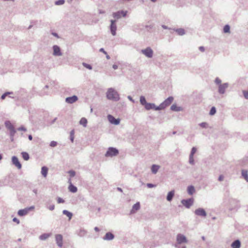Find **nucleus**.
<instances>
[{"mask_svg": "<svg viewBox=\"0 0 248 248\" xmlns=\"http://www.w3.org/2000/svg\"><path fill=\"white\" fill-rule=\"evenodd\" d=\"M6 127L10 130L14 129V127L9 121H6L5 122Z\"/></svg>", "mask_w": 248, "mask_h": 248, "instance_id": "26", "label": "nucleus"}, {"mask_svg": "<svg viewBox=\"0 0 248 248\" xmlns=\"http://www.w3.org/2000/svg\"><path fill=\"white\" fill-rule=\"evenodd\" d=\"M187 193L190 195H192L195 192V189L194 186H189L187 188Z\"/></svg>", "mask_w": 248, "mask_h": 248, "instance_id": "24", "label": "nucleus"}, {"mask_svg": "<svg viewBox=\"0 0 248 248\" xmlns=\"http://www.w3.org/2000/svg\"><path fill=\"white\" fill-rule=\"evenodd\" d=\"M106 97L108 99L113 101H118L120 99L119 93L112 88L108 89L106 93Z\"/></svg>", "mask_w": 248, "mask_h": 248, "instance_id": "1", "label": "nucleus"}, {"mask_svg": "<svg viewBox=\"0 0 248 248\" xmlns=\"http://www.w3.org/2000/svg\"><path fill=\"white\" fill-rule=\"evenodd\" d=\"M140 104L144 106V107H145V106L147 104V102H146V99H145V98L143 96H141L140 97Z\"/></svg>", "mask_w": 248, "mask_h": 248, "instance_id": "34", "label": "nucleus"}, {"mask_svg": "<svg viewBox=\"0 0 248 248\" xmlns=\"http://www.w3.org/2000/svg\"><path fill=\"white\" fill-rule=\"evenodd\" d=\"M112 68L114 69H117L118 68V65H116V64H113L112 65Z\"/></svg>", "mask_w": 248, "mask_h": 248, "instance_id": "59", "label": "nucleus"}, {"mask_svg": "<svg viewBox=\"0 0 248 248\" xmlns=\"http://www.w3.org/2000/svg\"><path fill=\"white\" fill-rule=\"evenodd\" d=\"M28 138L29 140H32V136L31 135H29L28 136Z\"/></svg>", "mask_w": 248, "mask_h": 248, "instance_id": "62", "label": "nucleus"}, {"mask_svg": "<svg viewBox=\"0 0 248 248\" xmlns=\"http://www.w3.org/2000/svg\"><path fill=\"white\" fill-rule=\"evenodd\" d=\"M141 53L146 57L151 58L153 56V50L150 47H147L145 49H141Z\"/></svg>", "mask_w": 248, "mask_h": 248, "instance_id": "6", "label": "nucleus"}, {"mask_svg": "<svg viewBox=\"0 0 248 248\" xmlns=\"http://www.w3.org/2000/svg\"><path fill=\"white\" fill-rule=\"evenodd\" d=\"M108 119L110 124L114 125H118L120 123V119L119 118L116 119L110 114L108 115Z\"/></svg>", "mask_w": 248, "mask_h": 248, "instance_id": "9", "label": "nucleus"}, {"mask_svg": "<svg viewBox=\"0 0 248 248\" xmlns=\"http://www.w3.org/2000/svg\"><path fill=\"white\" fill-rule=\"evenodd\" d=\"M174 196V191L171 190V191H170L167 194V200L169 202H170L172 200Z\"/></svg>", "mask_w": 248, "mask_h": 248, "instance_id": "22", "label": "nucleus"}, {"mask_svg": "<svg viewBox=\"0 0 248 248\" xmlns=\"http://www.w3.org/2000/svg\"><path fill=\"white\" fill-rule=\"evenodd\" d=\"M99 51L100 52H103V53H104L105 54H107V52L104 50V49L103 48H101L99 49Z\"/></svg>", "mask_w": 248, "mask_h": 248, "instance_id": "55", "label": "nucleus"}, {"mask_svg": "<svg viewBox=\"0 0 248 248\" xmlns=\"http://www.w3.org/2000/svg\"><path fill=\"white\" fill-rule=\"evenodd\" d=\"M86 233L87 232L85 230L83 229H80L78 232V234L80 237H83L86 235Z\"/></svg>", "mask_w": 248, "mask_h": 248, "instance_id": "35", "label": "nucleus"}, {"mask_svg": "<svg viewBox=\"0 0 248 248\" xmlns=\"http://www.w3.org/2000/svg\"><path fill=\"white\" fill-rule=\"evenodd\" d=\"M13 92H6L5 93H3L1 96V99L3 100L5 98L6 96H7L9 94H13Z\"/></svg>", "mask_w": 248, "mask_h": 248, "instance_id": "39", "label": "nucleus"}, {"mask_svg": "<svg viewBox=\"0 0 248 248\" xmlns=\"http://www.w3.org/2000/svg\"><path fill=\"white\" fill-rule=\"evenodd\" d=\"M216 113V108L215 107H212L210 110L209 114L214 115Z\"/></svg>", "mask_w": 248, "mask_h": 248, "instance_id": "37", "label": "nucleus"}, {"mask_svg": "<svg viewBox=\"0 0 248 248\" xmlns=\"http://www.w3.org/2000/svg\"><path fill=\"white\" fill-rule=\"evenodd\" d=\"M240 246L241 243L239 240L234 241L231 245L232 248H240Z\"/></svg>", "mask_w": 248, "mask_h": 248, "instance_id": "21", "label": "nucleus"}, {"mask_svg": "<svg viewBox=\"0 0 248 248\" xmlns=\"http://www.w3.org/2000/svg\"><path fill=\"white\" fill-rule=\"evenodd\" d=\"M194 199L189 198L188 199H184L181 201L182 204L186 208H189L193 204Z\"/></svg>", "mask_w": 248, "mask_h": 248, "instance_id": "7", "label": "nucleus"}, {"mask_svg": "<svg viewBox=\"0 0 248 248\" xmlns=\"http://www.w3.org/2000/svg\"><path fill=\"white\" fill-rule=\"evenodd\" d=\"M116 20H110L111 24L110 25V31L112 35L114 36L116 35V31L117 29V26L116 25Z\"/></svg>", "mask_w": 248, "mask_h": 248, "instance_id": "11", "label": "nucleus"}, {"mask_svg": "<svg viewBox=\"0 0 248 248\" xmlns=\"http://www.w3.org/2000/svg\"><path fill=\"white\" fill-rule=\"evenodd\" d=\"M215 82L217 84H218L219 85H220V84H221V80L218 78H217L215 79Z\"/></svg>", "mask_w": 248, "mask_h": 248, "instance_id": "48", "label": "nucleus"}, {"mask_svg": "<svg viewBox=\"0 0 248 248\" xmlns=\"http://www.w3.org/2000/svg\"><path fill=\"white\" fill-rule=\"evenodd\" d=\"M117 189L119 191L123 192V190H122V189L121 188H120V187H118L117 188Z\"/></svg>", "mask_w": 248, "mask_h": 248, "instance_id": "63", "label": "nucleus"}, {"mask_svg": "<svg viewBox=\"0 0 248 248\" xmlns=\"http://www.w3.org/2000/svg\"><path fill=\"white\" fill-rule=\"evenodd\" d=\"M189 163L191 165L194 164V160L193 156L189 155Z\"/></svg>", "mask_w": 248, "mask_h": 248, "instance_id": "45", "label": "nucleus"}, {"mask_svg": "<svg viewBox=\"0 0 248 248\" xmlns=\"http://www.w3.org/2000/svg\"><path fill=\"white\" fill-rule=\"evenodd\" d=\"M68 173H69L70 177H73L76 175V172L73 170H70L68 171Z\"/></svg>", "mask_w": 248, "mask_h": 248, "instance_id": "43", "label": "nucleus"}, {"mask_svg": "<svg viewBox=\"0 0 248 248\" xmlns=\"http://www.w3.org/2000/svg\"><path fill=\"white\" fill-rule=\"evenodd\" d=\"M103 238L104 240H112L114 238V235L110 232H108L106 233Z\"/></svg>", "mask_w": 248, "mask_h": 248, "instance_id": "17", "label": "nucleus"}, {"mask_svg": "<svg viewBox=\"0 0 248 248\" xmlns=\"http://www.w3.org/2000/svg\"><path fill=\"white\" fill-rule=\"evenodd\" d=\"M62 214L63 215L67 216L69 218V220H70L72 218V217L73 216V214L71 212H70L66 210H63Z\"/></svg>", "mask_w": 248, "mask_h": 248, "instance_id": "29", "label": "nucleus"}, {"mask_svg": "<svg viewBox=\"0 0 248 248\" xmlns=\"http://www.w3.org/2000/svg\"><path fill=\"white\" fill-rule=\"evenodd\" d=\"M194 213L195 215L200 217H205L207 216L205 210L202 208H199L195 210Z\"/></svg>", "mask_w": 248, "mask_h": 248, "instance_id": "12", "label": "nucleus"}, {"mask_svg": "<svg viewBox=\"0 0 248 248\" xmlns=\"http://www.w3.org/2000/svg\"><path fill=\"white\" fill-rule=\"evenodd\" d=\"M64 3V0H58L55 2V5H61L63 4Z\"/></svg>", "mask_w": 248, "mask_h": 248, "instance_id": "41", "label": "nucleus"}, {"mask_svg": "<svg viewBox=\"0 0 248 248\" xmlns=\"http://www.w3.org/2000/svg\"><path fill=\"white\" fill-rule=\"evenodd\" d=\"M140 208V203L139 202H137L134 204L132 206V209L131 210V214H134L136 213L138 210H139Z\"/></svg>", "mask_w": 248, "mask_h": 248, "instance_id": "19", "label": "nucleus"}, {"mask_svg": "<svg viewBox=\"0 0 248 248\" xmlns=\"http://www.w3.org/2000/svg\"><path fill=\"white\" fill-rule=\"evenodd\" d=\"M74 130H72V131H71L70 132V140L71 141L73 142L74 141Z\"/></svg>", "mask_w": 248, "mask_h": 248, "instance_id": "42", "label": "nucleus"}, {"mask_svg": "<svg viewBox=\"0 0 248 248\" xmlns=\"http://www.w3.org/2000/svg\"><path fill=\"white\" fill-rule=\"evenodd\" d=\"M173 100L172 96H170L165 100L159 106H157L156 109L162 110L166 108L167 107L170 106Z\"/></svg>", "mask_w": 248, "mask_h": 248, "instance_id": "3", "label": "nucleus"}, {"mask_svg": "<svg viewBox=\"0 0 248 248\" xmlns=\"http://www.w3.org/2000/svg\"><path fill=\"white\" fill-rule=\"evenodd\" d=\"M49 236H50V234L44 233L40 236L39 238L41 240H45L46 239H47Z\"/></svg>", "mask_w": 248, "mask_h": 248, "instance_id": "32", "label": "nucleus"}, {"mask_svg": "<svg viewBox=\"0 0 248 248\" xmlns=\"http://www.w3.org/2000/svg\"><path fill=\"white\" fill-rule=\"evenodd\" d=\"M52 34L55 37H59L58 34L56 32H53Z\"/></svg>", "mask_w": 248, "mask_h": 248, "instance_id": "60", "label": "nucleus"}, {"mask_svg": "<svg viewBox=\"0 0 248 248\" xmlns=\"http://www.w3.org/2000/svg\"><path fill=\"white\" fill-rule=\"evenodd\" d=\"M127 98H128V99L129 100H130V101H132V102H134V100L132 99V97H131V96H129H129H127Z\"/></svg>", "mask_w": 248, "mask_h": 248, "instance_id": "58", "label": "nucleus"}, {"mask_svg": "<svg viewBox=\"0 0 248 248\" xmlns=\"http://www.w3.org/2000/svg\"><path fill=\"white\" fill-rule=\"evenodd\" d=\"M127 11H124L123 10L119 11L116 12H114L112 14L113 17L116 19H119L121 18V17H125L127 14Z\"/></svg>", "mask_w": 248, "mask_h": 248, "instance_id": "8", "label": "nucleus"}, {"mask_svg": "<svg viewBox=\"0 0 248 248\" xmlns=\"http://www.w3.org/2000/svg\"><path fill=\"white\" fill-rule=\"evenodd\" d=\"M170 109L174 111H180L182 110V108L181 107L177 106L176 104H173L170 107Z\"/></svg>", "mask_w": 248, "mask_h": 248, "instance_id": "23", "label": "nucleus"}, {"mask_svg": "<svg viewBox=\"0 0 248 248\" xmlns=\"http://www.w3.org/2000/svg\"><path fill=\"white\" fill-rule=\"evenodd\" d=\"M21 155H22L23 158L26 161L28 160L30 158L29 155L27 152H22Z\"/></svg>", "mask_w": 248, "mask_h": 248, "instance_id": "31", "label": "nucleus"}, {"mask_svg": "<svg viewBox=\"0 0 248 248\" xmlns=\"http://www.w3.org/2000/svg\"><path fill=\"white\" fill-rule=\"evenodd\" d=\"M242 175L244 178L248 182V171L246 170H242Z\"/></svg>", "mask_w": 248, "mask_h": 248, "instance_id": "33", "label": "nucleus"}, {"mask_svg": "<svg viewBox=\"0 0 248 248\" xmlns=\"http://www.w3.org/2000/svg\"><path fill=\"white\" fill-rule=\"evenodd\" d=\"M64 201L61 198L59 197L57 198V202L58 203H64Z\"/></svg>", "mask_w": 248, "mask_h": 248, "instance_id": "50", "label": "nucleus"}, {"mask_svg": "<svg viewBox=\"0 0 248 248\" xmlns=\"http://www.w3.org/2000/svg\"><path fill=\"white\" fill-rule=\"evenodd\" d=\"M199 50L201 51L202 52H203L205 50L204 47L203 46H200L199 47Z\"/></svg>", "mask_w": 248, "mask_h": 248, "instance_id": "57", "label": "nucleus"}, {"mask_svg": "<svg viewBox=\"0 0 248 248\" xmlns=\"http://www.w3.org/2000/svg\"><path fill=\"white\" fill-rule=\"evenodd\" d=\"M230 27L228 25H226L223 28V31L225 33L230 32Z\"/></svg>", "mask_w": 248, "mask_h": 248, "instance_id": "36", "label": "nucleus"}, {"mask_svg": "<svg viewBox=\"0 0 248 248\" xmlns=\"http://www.w3.org/2000/svg\"><path fill=\"white\" fill-rule=\"evenodd\" d=\"M57 144V142L56 141H51L50 143V146L51 147H55L56 146Z\"/></svg>", "mask_w": 248, "mask_h": 248, "instance_id": "49", "label": "nucleus"}, {"mask_svg": "<svg viewBox=\"0 0 248 248\" xmlns=\"http://www.w3.org/2000/svg\"><path fill=\"white\" fill-rule=\"evenodd\" d=\"M12 162L13 164L16 166L17 168V169H20L21 168L22 165L16 156H13L12 157Z\"/></svg>", "mask_w": 248, "mask_h": 248, "instance_id": "15", "label": "nucleus"}, {"mask_svg": "<svg viewBox=\"0 0 248 248\" xmlns=\"http://www.w3.org/2000/svg\"><path fill=\"white\" fill-rule=\"evenodd\" d=\"M196 151H197L196 148L195 147H192L189 155L194 156V155L195 154Z\"/></svg>", "mask_w": 248, "mask_h": 248, "instance_id": "44", "label": "nucleus"}, {"mask_svg": "<svg viewBox=\"0 0 248 248\" xmlns=\"http://www.w3.org/2000/svg\"><path fill=\"white\" fill-rule=\"evenodd\" d=\"M35 206L33 205L29 207H27L23 209H20L18 210L17 214L18 216L20 217L26 216L29 213L30 211L33 210Z\"/></svg>", "mask_w": 248, "mask_h": 248, "instance_id": "5", "label": "nucleus"}, {"mask_svg": "<svg viewBox=\"0 0 248 248\" xmlns=\"http://www.w3.org/2000/svg\"><path fill=\"white\" fill-rule=\"evenodd\" d=\"M16 133V130H15V128L10 130V137H14Z\"/></svg>", "mask_w": 248, "mask_h": 248, "instance_id": "46", "label": "nucleus"}, {"mask_svg": "<svg viewBox=\"0 0 248 248\" xmlns=\"http://www.w3.org/2000/svg\"><path fill=\"white\" fill-rule=\"evenodd\" d=\"M68 183L70 184L69 186V191L72 193H76V192H77L78 188L76 186H75L72 184L71 180L70 178L69 179V180H68Z\"/></svg>", "mask_w": 248, "mask_h": 248, "instance_id": "18", "label": "nucleus"}, {"mask_svg": "<svg viewBox=\"0 0 248 248\" xmlns=\"http://www.w3.org/2000/svg\"><path fill=\"white\" fill-rule=\"evenodd\" d=\"M47 208L49 210L53 211L55 209V205H54V204H52V205H50L49 206H48Z\"/></svg>", "mask_w": 248, "mask_h": 248, "instance_id": "51", "label": "nucleus"}, {"mask_svg": "<svg viewBox=\"0 0 248 248\" xmlns=\"http://www.w3.org/2000/svg\"><path fill=\"white\" fill-rule=\"evenodd\" d=\"M174 31H175L178 35L181 36L183 35L186 33L185 30L182 28L174 29Z\"/></svg>", "mask_w": 248, "mask_h": 248, "instance_id": "28", "label": "nucleus"}, {"mask_svg": "<svg viewBox=\"0 0 248 248\" xmlns=\"http://www.w3.org/2000/svg\"><path fill=\"white\" fill-rule=\"evenodd\" d=\"M244 96L246 99H248V91H243Z\"/></svg>", "mask_w": 248, "mask_h": 248, "instance_id": "47", "label": "nucleus"}, {"mask_svg": "<svg viewBox=\"0 0 248 248\" xmlns=\"http://www.w3.org/2000/svg\"><path fill=\"white\" fill-rule=\"evenodd\" d=\"M156 108H157V107L155 105V104L149 103H147V104H146V105L145 107V108L148 110H150L151 109H154L155 110H158L157 109H156Z\"/></svg>", "mask_w": 248, "mask_h": 248, "instance_id": "20", "label": "nucleus"}, {"mask_svg": "<svg viewBox=\"0 0 248 248\" xmlns=\"http://www.w3.org/2000/svg\"><path fill=\"white\" fill-rule=\"evenodd\" d=\"M223 179H224L223 175H219V176L218 177V181H222L223 180Z\"/></svg>", "mask_w": 248, "mask_h": 248, "instance_id": "54", "label": "nucleus"}, {"mask_svg": "<svg viewBox=\"0 0 248 248\" xmlns=\"http://www.w3.org/2000/svg\"><path fill=\"white\" fill-rule=\"evenodd\" d=\"M82 65L84 67L89 70H92L93 69L92 66L89 64L86 63L85 62H83Z\"/></svg>", "mask_w": 248, "mask_h": 248, "instance_id": "38", "label": "nucleus"}, {"mask_svg": "<svg viewBox=\"0 0 248 248\" xmlns=\"http://www.w3.org/2000/svg\"><path fill=\"white\" fill-rule=\"evenodd\" d=\"M47 172L48 168L46 166L42 167L41 168V174L44 177L47 176Z\"/></svg>", "mask_w": 248, "mask_h": 248, "instance_id": "27", "label": "nucleus"}, {"mask_svg": "<svg viewBox=\"0 0 248 248\" xmlns=\"http://www.w3.org/2000/svg\"><path fill=\"white\" fill-rule=\"evenodd\" d=\"M162 28H163V29H168L167 26H165V25H162Z\"/></svg>", "mask_w": 248, "mask_h": 248, "instance_id": "64", "label": "nucleus"}, {"mask_svg": "<svg viewBox=\"0 0 248 248\" xmlns=\"http://www.w3.org/2000/svg\"><path fill=\"white\" fill-rule=\"evenodd\" d=\"M80 124L83 125L84 127L87 126V120L85 118H82L79 121Z\"/></svg>", "mask_w": 248, "mask_h": 248, "instance_id": "30", "label": "nucleus"}, {"mask_svg": "<svg viewBox=\"0 0 248 248\" xmlns=\"http://www.w3.org/2000/svg\"><path fill=\"white\" fill-rule=\"evenodd\" d=\"M199 125L202 127V128H206L208 127V123H206V122H202V123H200L199 124Z\"/></svg>", "mask_w": 248, "mask_h": 248, "instance_id": "40", "label": "nucleus"}, {"mask_svg": "<svg viewBox=\"0 0 248 248\" xmlns=\"http://www.w3.org/2000/svg\"><path fill=\"white\" fill-rule=\"evenodd\" d=\"M55 241L57 246L62 248L63 245V237L62 234H57L55 235Z\"/></svg>", "mask_w": 248, "mask_h": 248, "instance_id": "10", "label": "nucleus"}, {"mask_svg": "<svg viewBox=\"0 0 248 248\" xmlns=\"http://www.w3.org/2000/svg\"><path fill=\"white\" fill-rule=\"evenodd\" d=\"M147 186L148 188H152L155 186V185L151 184V183H148L147 184Z\"/></svg>", "mask_w": 248, "mask_h": 248, "instance_id": "53", "label": "nucleus"}, {"mask_svg": "<svg viewBox=\"0 0 248 248\" xmlns=\"http://www.w3.org/2000/svg\"><path fill=\"white\" fill-rule=\"evenodd\" d=\"M229 84L227 83L220 84L218 86V93L220 94H224L226 89L228 87Z\"/></svg>", "mask_w": 248, "mask_h": 248, "instance_id": "14", "label": "nucleus"}, {"mask_svg": "<svg viewBox=\"0 0 248 248\" xmlns=\"http://www.w3.org/2000/svg\"><path fill=\"white\" fill-rule=\"evenodd\" d=\"M13 221H14V222H17V223H18V224H19V220L17 218H16V217H15L14 218H13Z\"/></svg>", "mask_w": 248, "mask_h": 248, "instance_id": "56", "label": "nucleus"}, {"mask_svg": "<svg viewBox=\"0 0 248 248\" xmlns=\"http://www.w3.org/2000/svg\"><path fill=\"white\" fill-rule=\"evenodd\" d=\"M53 55L55 56H61L62 55V53L60 47L57 45L53 46Z\"/></svg>", "mask_w": 248, "mask_h": 248, "instance_id": "13", "label": "nucleus"}, {"mask_svg": "<svg viewBox=\"0 0 248 248\" xmlns=\"http://www.w3.org/2000/svg\"><path fill=\"white\" fill-rule=\"evenodd\" d=\"M94 229L96 232H99L100 231V229L97 227H95Z\"/></svg>", "mask_w": 248, "mask_h": 248, "instance_id": "61", "label": "nucleus"}, {"mask_svg": "<svg viewBox=\"0 0 248 248\" xmlns=\"http://www.w3.org/2000/svg\"><path fill=\"white\" fill-rule=\"evenodd\" d=\"M78 100L77 96L74 95L71 97H68L65 99V102L68 104H73Z\"/></svg>", "mask_w": 248, "mask_h": 248, "instance_id": "16", "label": "nucleus"}, {"mask_svg": "<svg viewBox=\"0 0 248 248\" xmlns=\"http://www.w3.org/2000/svg\"><path fill=\"white\" fill-rule=\"evenodd\" d=\"M176 241L177 243L175 245V247L177 248H186V246L181 247L180 246V244L183 243H187L188 242V240L186 237L181 233H179L176 236Z\"/></svg>", "mask_w": 248, "mask_h": 248, "instance_id": "2", "label": "nucleus"}, {"mask_svg": "<svg viewBox=\"0 0 248 248\" xmlns=\"http://www.w3.org/2000/svg\"><path fill=\"white\" fill-rule=\"evenodd\" d=\"M17 130L18 131H27V129L26 128H25L23 126H21L19 128H17Z\"/></svg>", "mask_w": 248, "mask_h": 248, "instance_id": "52", "label": "nucleus"}, {"mask_svg": "<svg viewBox=\"0 0 248 248\" xmlns=\"http://www.w3.org/2000/svg\"><path fill=\"white\" fill-rule=\"evenodd\" d=\"M160 168V166L154 164L151 167V171L153 174H156L158 171L159 169Z\"/></svg>", "mask_w": 248, "mask_h": 248, "instance_id": "25", "label": "nucleus"}, {"mask_svg": "<svg viewBox=\"0 0 248 248\" xmlns=\"http://www.w3.org/2000/svg\"><path fill=\"white\" fill-rule=\"evenodd\" d=\"M119 154V151L115 148L109 147L105 154L106 157L116 156Z\"/></svg>", "mask_w": 248, "mask_h": 248, "instance_id": "4", "label": "nucleus"}]
</instances>
